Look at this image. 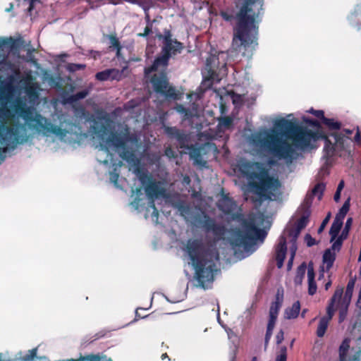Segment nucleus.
Here are the masks:
<instances>
[{
	"instance_id": "44",
	"label": "nucleus",
	"mask_w": 361,
	"mask_h": 361,
	"mask_svg": "<svg viewBox=\"0 0 361 361\" xmlns=\"http://www.w3.org/2000/svg\"><path fill=\"white\" fill-rule=\"evenodd\" d=\"M350 348V339L345 338L339 347V352L347 353Z\"/></svg>"
},
{
	"instance_id": "7",
	"label": "nucleus",
	"mask_w": 361,
	"mask_h": 361,
	"mask_svg": "<svg viewBox=\"0 0 361 361\" xmlns=\"http://www.w3.org/2000/svg\"><path fill=\"white\" fill-rule=\"evenodd\" d=\"M164 199L176 209L187 222L202 229L207 233H212L215 240H220L226 234L227 229L222 223H217L214 219L204 212L197 208L194 209L180 194H170L166 192V196Z\"/></svg>"
},
{
	"instance_id": "59",
	"label": "nucleus",
	"mask_w": 361,
	"mask_h": 361,
	"mask_svg": "<svg viewBox=\"0 0 361 361\" xmlns=\"http://www.w3.org/2000/svg\"><path fill=\"white\" fill-rule=\"evenodd\" d=\"M360 139H361L360 133V131L357 130V131L356 132V133L354 136V140L355 142H359L360 141Z\"/></svg>"
},
{
	"instance_id": "43",
	"label": "nucleus",
	"mask_w": 361,
	"mask_h": 361,
	"mask_svg": "<svg viewBox=\"0 0 361 361\" xmlns=\"http://www.w3.org/2000/svg\"><path fill=\"white\" fill-rule=\"evenodd\" d=\"M302 119L305 123H307L311 126L316 127V128L320 127V123L317 120L312 119L311 118H309V117H307L305 116L302 117Z\"/></svg>"
},
{
	"instance_id": "42",
	"label": "nucleus",
	"mask_w": 361,
	"mask_h": 361,
	"mask_svg": "<svg viewBox=\"0 0 361 361\" xmlns=\"http://www.w3.org/2000/svg\"><path fill=\"white\" fill-rule=\"evenodd\" d=\"M334 305L335 304L329 302L327 307H326V315L324 316V318L327 319L328 320H331L334 314Z\"/></svg>"
},
{
	"instance_id": "4",
	"label": "nucleus",
	"mask_w": 361,
	"mask_h": 361,
	"mask_svg": "<svg viewBox=\"0 0 361 361\" xmlns=\"http://www.w3.org/2000/svg\"><path fill=\"white\" fill-rule=\"evenodd\" d=\"M11 108L14 116L18 118H21L25 123L18 122L11 126H7V127L13 128L17 125H21L24 127L25 133L27 137L25 142L18 144L17 147L32 142L33 137L28 134L27 129L44 137H49L54 135L61 141L64 140L68 134L78 135L80 132V128L73 123L71 118L68 116L62 115L59 118L60 126H56L49 118L37 112L33 107L28 106L22 97L16 98ZM6 117L1 122L6 126L4 120Z\"/></svg>"
},
{
	"instance_id": "41",
	"label": "nucleus",
	"mask_w": 361,
	"mask_h": 361,
	"mask_svg": "<svg viewBox=\"0 0 361 361\" xmlns=\"http://www.w3.org/2000/svg\"><path fill=\"white\" fill-rule=\"evenodd\" d=\"M354 286H355V280L350 279L347 284V287H346V290H345V297L349 298V299H350L352 297Z\"/></svg>"
},
{
	"instance_id": "51",
	"label": "nucleus",
	"mask_w": 361,
	"mask_h": 361,
	"mask_svg": "<svg viewBox=\"0 0 361 361\" xmlns=\"http://www.w3.org/2000/svg\"><path fill=\"white\" fill-rule=\"evenodd\" d=\"M221 16L226 21H231L233 19V16L228 12L222 11Z\"/></svg>"
},
{
	"instance_id": "24",
	"label": "nucleus",
	"mask_w": 361,
	"mask_h": 361,
	"mask_svg": "<svg viewBox=\"0 0 361 361\" xmlns=\"http://www.w3.org/2000/svg\"><path fill=\"white\" fill-rule=\"evenodd\" d=\"M343 224V221L338 219V218H334L329 230V235H331L330 241L331 243L337 238L342 228Z\"/></svg>"
},
{
	"instance_id": "49",
	"label": "nucleus",
	"mask_w": 361,
	"mask_h": 361,
	"mask_svg": "<svg viewBox=\"0 0 361 361\" xmlns=\"http://www.w3.org/2000/svg\"><path fill=\"white\" fill-rule=\"evenodd\" d=\"M164 155L166 156L169 159L176 157V152L170 147H168L164 150Z\"/></svg>"
},
{
	"instance_id": "11",
	"label": "nucleus",
	"mask_w": 361,
	"mask_h": 361,
	"mask_svg": "<svg viewBox=\"0 0 361 361\" xmlns=\"http://www.w3.org/2000/svg\"><path fill=\"white\" fill-rule=\"evenodd\" d=\"M228 56L229 51H220L217 56L211 55L207 59L202 75L204 79L210 82L209 85L219 83L227 74Z\"/></svg>"
},
{
	"instance_id": "22",
	"label": "nucleus",
	"mask_w": 361,
	"mask_h": 361,
	"mask_svg": "<svg viewBox=\"0 0 361 361\" xmlns=\"http://www.w3.org/2000/svg\"><path fill=\"white\" fill-rule=\"evenodd\" d=\"M300 310V303L298 300L295 302L291 307H288L285 310L284 317L286 319H293L298 317Z\"/></svg>"
},
{
	"instance_id": "1",
	"label": "nucleus",
	"mask_w": 361,
	"mask_h": 361,
	"mask_svg": "<svg viewBox=\"0 0 361 361\" xmlns=\"http://www.w3.org/2000/svg\"><path fill=\"white\" fill-rule=\"evenodd\" d=\"M274 127L252 133L249 144L261 151L267 152L278 160L291 164L298 157L296 149L312 148L318 140L324 141L323 158L329 164L331 159L341 156L350 142L347 137L334 133H319L299 126L284 118L273 122Z\"/></svg>"
},
{
	"instance_id": "60",
	"label": "nucleus",
	"mask_w": 361,
	"mask_h": 361,
	"mask_svg": "<svg viewBox=\"0 0 361 361\" xmlns=\"http://www.w3.org/2000/svg\"><path fill=\"white\" fill-rule=\"evenodd\" d=\"M347 353L339 352L340 361H345Z\"/></svg>"
},
{
	"instance_id": "50",
	"label": "nucleus",
	"mask_w": 361,
	"mask_h": 361,
	"mask_svg": "<svg viewBox=\"0 0 361 361\" xmlns=\"http://www.w3.org/2000/svg\"><path fill=\"white\" fill-rule=\"evenodd\" d=\"M152 25H147L144 30V32L142 34H139V36H141L143 37H147L149 35H151L152 33Z\"/></svg>"
},
{
	"instance_id": "21",
	"label": "nucleus",
	"mask_w": 361,
	"mask_h": 361,
	"mask_svg": "<svg viewBox=\"0 0 361 361\" xmlns=\"http://www.w3.org/2000/svg\"><path fill=\"white\" fill-rule=\"evenodd\" d=\"M315 274L313 267V264L310 262L307 269V279H308V293L310 295H313L317 292V284L314 280Z\"/></svg>"
},
{
	"instance_id": "17",
	"label": "nucleus",
	"mask_w": 361,
	"mask_h": 361,
	"mask_svg": "<svg viewBox=\"0 0 361 361\" xmlns=\"http://www.w3.org/2000/svg\"><path fill=\"white\" fill-rule=\"evenodd\" d=\"M169 59L170 58H169V56L161 53L160 56L155 58L150 67L145 68V73L148 75L154 71H157L160 68L166 69L168 66Z\"/></svg>"
},
{
	"instance_id": "38",
	"label": "nucleus",
	"mask_w": 361,
	"mask_h": 361,
	"mask_svg": "<svg viewBox=\"0 0 361 361\" xmlns=\"http://www.w3.org/2000/svg\"><path fill=\"white\" fill-rule=\"evenodd\" d=\"M343 293V288H337L329 302L335 304L337 300H339L341 298Z\"/></svg>"
},
{
	"instance_id": "47",
	"label": "nucleus",
	"mask_w": 361,
	"mask_h": 361,
	"mask_svg": "<svg viewBox=\"0 0 361 361\" xmlns=\"http://www.w3.org/2000/svg\"><path fill=\"white\" fill-rule=\"evenodd\" d=\"M330 216H331V214L329 213L328 215L322 221L321 225L319 226V227L317 230L318 233H321L324 231V229L325 228L326 224H328V222L329 221Z\"/></svg>"
},
{
	"instance_id": "12",
	"label": "nucleus",
	"mask_w": 361,
	"mask_h": 361,
	"mask_svg": "<svg viewBox=\"0 0 361 361\" xmlns=\"http://www.w3.org/2000/svg\"><path fill=\"white\" fill-rule=\"evenodd\" d=\"M151 83L156 93L160 94L167 98H177L175 88L169 86L168 78L165 72L161 71L159 74H154L151 79Z\"/></svg>"
},
{
	"instance_id": "30",
	"label": "nucleus",
	"mask_w": 361,
	"mask_h": 361,
	"mask_svg": "<svg viewBox=\"0 0 361 361\" xmlns=\"http://www.w3.org/2000/svg\"><path fill=\"white\" fill-rule=\"evenodd\" d=\"M329 320L326 318L322 317L319 319L317 329V335L318 337H322L325 334V332L328 328Z\"/></svg>"
},
{
	"instance_id": "26",
	"label": "nucleus",
	"mask_w": 361,
	"mask_h": 361,
	"mask_svg": "<svg viewBox=\"0 0 361 361\" xmlns=\"http://www.w3.org/2000/svg\"><path fill=\"white\" fill-rule=\"evenodd\" d=\"M308 266L305 262H302L296 270L295 276L294 279V283L295 285H301L302 280L305 277V272L307 271Z\"/></svg>"
},
{
	"instance_id": "35",
	"label": "nucleus",
	"mask_w": 361,
	"mask_h": 361,
	"mask_svg": "<svg viewBox=\"0 0 361 361\" xmlns=\"http://www.w3.org/2000/svg\"><path fill=\"white\" fill-rule=\"evenodd\" d=\"M352 224H353V218H351V217L348 218L345 221V226L340 235L341 236H342V238H345V239L348 238Z\"/></svg>"
},
{
	"instance_id": "55",
	"label": "nucleus",
	"mask_w": 361,
	"mask_h": 361,
	"mask_svg": "<svg viewBox=\"0 0 361 361\" xmlns=\"http://www.w3.org/2000/svg\"><path fill=\"white\" fill-rule=\"evenodd\" d=\"M346 314H347V310L346 308L344 309V310H341L339 312V321L340 322H342L344 318L346 316Z\"/></svg>"
},
{
	"instance_id": "61",
	"label": "nucleus",
	"mask_w": 361,
	"mask_h": 361,
	"mask_svg": "<svg viewBox=\"0 0 361 361\" xmlns=\"http://www.w3.org/2000/svg\"><path fill=\"white\" fill-rule=\"evenodd\" d=\"M343 188H344V181L343 180H341L340 183L338 185L336 190L341 192V190L343 189Z\"/></svg>"
},
{
	"instance_id": "33",
	"label": "nucleus",
	"mask_w": 361,
	"mask_h": 361,
	"mask_svg": "<svg viewBox=\"0 0 361 361\" xmlns=\"http://www.w3.org/2000/svg\"><path fill=\"white\" fill-rule=\"evenodd\" d=\"M325 188L326 185L323 183H319L316 184L312 190V195L318 196L319 199H321L323 195Z\"/></svg>"
},
{
	"instance_id": "20",
	"label": "nucleus",
	"mask_w": 361,
	"mask_h": 361,
	"mask_svg": "<svg viewBox=\"0 0 361 361\" xmlns=\"http://www.w3.org/2000/svg\"><path fill=\"white\" fill-rule=\"evenodd\" d=\"M121 166V162H119L117 164H113V165H112L113 169H112V171H109V175H110V182L112 184H114V185L116 188L122 190L123 188H122L121 183L122 181H124L125 179H123L122 178H120V176H119V170H120Z\"/></svg>"
},
{
	"instance_id": "64",
	"label": "nucleus",
	"mask_w": 361,
	"mask_h": 361,
	"mask_svg": "<svg viewBox=\"0 0 361 361\" xmlns=\"http://www.w3.org/2000/svg\"><path fill=\"white\" fill-rule=\"evenodd\" d=\"M331 283H332V282H331V280H329V281L326 283V284H325V286H324V288H325V290H327L331 287Z\"/></svg>"
},
{
	"instance_id": "56",
	"label": "nucleus",
	"mask_w": 361,
	"mask_h": 361,
	"mask_svg": "<svg viewBox=\"0 0 361 361\" xmlns=\"http://www.w3.org/2000/svg\"><path fill=\"white\" fill-rule=\"evenodd\" d=\"M272 336V332L271 331H266L265 338H264V343L265 345H267Z\"/></svg>"
},
{
	"instance_id": "8",
	"label": "nucleus",
	"mask_w": 361,
	"mask_h": 361,
	"mask_svg": "<svg viewBox=\"0 0 361 361\" xmlns=\"http://www.w3.org/2000/svg\"><path fill=\"white\" fill-rule=\"evenodd\" d=\"M240 171L247 180L250 191L262 200H278L281 196V183L271 177L257 162L244 161L240 164Z\"/></svg>"
},
{
	"instance_id": "3",
	"label": "nucleus",
	"mask_w": 361,
	"mask_h": 361,
	"mask_svg": "<svg viewBox=\"0 0 361 361\" xmlns=\"http://www.w3.org/2000/svg\"><path fill=\"white\" fill-rule=\"evenodd\" d=\"M218 208L230 220L241 223L240 228L232 229L229 242L234 250V257L242 260L255 252L267 235V232L257 228L252 221H247L235 202L228 195H223L217 204Z\"/></svg>"
},
{
	"instance_id": "57",
	"label": "nucleus",
	"mask_w": 361,
	"mask_h": 361,
	"mask_svg": "<svg viewBox=\"0 0 361 361\" xmlns=\"http://www.w3.org/2000/svg\"><path fill=\"white\" fill-rule=\"evenodd\" d=\"M161 160V157L159 154H153L152 155V161L155 164H159Z\"/></svg>"
},
{
	"instance_id": "23",
	"label": "nucleus",
	"mask_w": 361,
	"mask_h": 361,
	"mask_svg": "<svg viewBox=\"0 0 361 361\" xmlns=\"http://www.w3.org/2000/svg\"><path fill=\"white\" fill-rule=\"evenodd\" d=\"M336 259V253L332 251L331 249H326L322 256V262L324 264H326V271H329L333 267Z\"/></svg>"
},
{
	"instance_id": "2",
	"label": "nucleus",
	"mask_w": 361,
	"mask_h": 361,
	"mask_svg": "<svg viewBox=\"0 0 361 361\" xmlns=\"http://www.w3.org/2000/svg\"><path fill=\"white\" fill-rule=\"evenodd\" d=\"M99 144L96 145L99 151L106 154V159L101 160L99 154L97 155V161L105 166L109 165V159L112 160V154L109 148L113 147L116 149H121L120 157L125 160L129 165L134 167V173L136 175L139 181L145 188L146 195L148 199V205L145 207V197L142 188L132 190L131 197L133 198L130 205L133 209L139 212L145 210V218L147 219L151 218L152 221L158 224L159 213L154 204V200L158 197L164 198L166 196V190L161 186L160 182L153 179L148 171L140 166V161L136 157L133 149L127 147L128 143L137 145L139 137L135 133H130L128 127L120 133H111L107 139L104 138V131L99 130L95 132Z\"/></svg>"
},
{
	"instance_id": "6",
	"label": "nucleus",
	"mask_w": 361,
	"mask_h": 361,
	"mask_svg": "<svg viewBox=\"0 0 361 361\" xmlns=\"http://www.w3.org/2000/svg\"><path fill=\"white\" fill-rule=\"evenodd\" d=\"M258 0H245L235 18L238 20L234 28L233 47L237 45L240 49L255 50L258 40V22L262 4Z\"/></svg>"
},
{
	"instance_id": "32",
	"label": "nucleus",
	"mask_w": 361,
	"mask_h": 361,
	"mask_svg": "<svg viewBox=\"0 0 361 361\" xmlns=\"http://www.w3.org/2000/svg\"><path fill=\"white\" fill-rule=\"evenodd\" d=\"M331 133H334V134H336V135H343V136H345L348 137V139L349 140L350 142L348 143V149L347 150L345 151H343L342 156H344L346 154H350V145L352 142V140L348 137V135H351L353 133V130H350V129H343L342 131H341L340 133H336V132H331Z\"/></svg>"
},
{
	"instance_id": "48",
	"label": "nucleus",
	"mask_w": 361,
	"mask_h": 361,
	"mask_svg": "<svg viewBox=\"0 0 361 361\" xmlns=\"http://www.w3.org/2000/svg\"><path fill=\"white\" fill-rule=\"evenodd\" d=\"M164 296L168 302H169L171 303H177V302H181L182 300H183L185 295L184 294H183L178 298H169L164 295Z\"/></svg>"
},
{
	"instance_id": "19",
	"label": "nucleus",
	"mask_w": 361,
	"mask_h": 361,
	"mask_svg": "<svg viewBox=\"0 0 361 361\" xmlns=\"http://www.w3.org/2000/svg\"><path fill=\"white\" fill-rule=\"evenodd\" d=\"M24 90L30 102L35 103L38 100L39 87L37 83L27 82L25 84Z\"/></svg>"
},
{
	"instance_id": "63",
	"label": "nucleus",
	"mask_w": 361,
	"mask_h": 361,
	"mask_svg": "<svg viewBox=\"0 0 361 361\" xmlns=\"http://www.w3.org/2000/svg\"><path fill=\"white\" fill-rule=\"evenodd\" d=\"M183 183H186V184H188H188H190V177H189L188 176H185L183 177Z\"/></svg>"
},
{
	"instance_id": "52",
	"label": "nucleus",
	"mask_w": 361,
	"mask_h": 361,
	"mask_svg": "<svg viewBox=\"0 0 361 361\" xmlns=\"http://www.w3.org/2000/svg\"><path fill=\"white\" fill-rule=\"evenodd\" d=\"M283 338H284V333H283V331L282 329H281L277 333V334L276 336V343L278 345L280 344L283 341Z\"/></svg>"
},
{
	"instance_id": "37",
	"label": "nucleus",
	"mask_w": 361,
	"mask_h": 361,
	"mask_svg": "<svg viewBox=\"0 0 361 361\" xmlns=\"http://www.w3.org/2000/svg\"><path fill=\"white\" fill-rule=\"evenodd\" d=\"M290 243V259L288 262V267L289 268H290L292 266L293 261V259L295 257V253H296V251L298 249L297 243Z\"/></svg>"
},
{
	"instance_id": "39",
	"label": "nucleus",
	"mask_w": 361,
	"mask_h": 361,
	"mask_svg": "<svg viewBox=\"0 0 361 361\" xmlns=\"http://www.w3.org/2000/svg\"><path fill=\"white\" fill-rule=\"evenodd\" d=\"M176 111L182 114L185 118L191 116V112L189 109L184 107L183 105H178L176 107Z\"/></svg>"
},
{
	"instance_id": "18",
	"label": "nucleus",
	"mask_w": 361,
	"mask_h": 361,
	"mask_svg": "<svg viewBox=\"0 0 361 361\" xmlns=\"http://www.w3.org/2000/svg\"><path fill=\"white\" fill-rule=\"evenodd\" d=\"M282 302L283 296L280 297L279 295L277 294L275 301L272 302L270 306L268 324L275 325Z\"/></svg>"
},
{
	"instance_id": "34",
	"label": "nucleus",
	"mask_w": 361,
	"mask_h": 361,
	"mask_svg": "<svg viewBox=\"0 0 361 361\" xmlns=\"http://www.w3.org/2000/svg\"><path fill=\"white\" fill-rule=\"evenodd\" d=\"M37 348H32L28 350L25 355L22 356L20 359L21 361H33L35 357H37Z\"/></svg>"
},
{
	"instance_id": "15",
	"label": "nucleus",
	"mask_w": 361,
	"mask_h": 361,
	"mask_svg": "<svg viewBox=\"0 0 361 361\" xmlns=\"http://www.w3.org/2000/svg\"><path fill=\"white\" fill-rule=\"evenodd\" d=\"M121 77L122 71L116 68H108L95 75V78L99 81L120 80Z\"/></svg>"
},
{
	"instance_id": "46",
	"label": "nucleus",
	"mask_w": 361,
	"mask_h": 361,
	"mask_svg": "<svg viewBox=\"0 0 361 361\" xmlns=\"http://www.w3.org/2000/svg\"><path fill=\"white\" fill-rule=\"evenodd\" d=\"M305 241L307 247H312L317 244L315 239L313 238L312 237V235L309 233H307L305 235Z\"/></svg>"
},
{
	"instance_id": "28",
	"label": "nucleus",
	"mask_w": 361,
	"mask_h": 361,
	"mask_svg": "<svg viewBox=\"0 0 361 361\" xmlns=\"http://www.w3.org/2000/svg\"><path fill=\"white\" fill-rule=\"evenodd\" d=\"M89 93L90 89H85L82 91L70 95L67 99H66V102L68 104L75 103L80 99L85 98L89 94Z\"/></svg>"
},
{
	"instance_id": "9",
	"label": "nucleus",
	"mask_w": 361,
	"mask_h": 361,
	"mask_svg": "<svg viewBox=\"0 0 361 361\" xmlns=\"http://www.w3.org/2000/svg\"><path fill=\"white\" fill-rule=\"evenodd\" d=\"M11 39L0 37V108L7 110L6 116L9 111L6 105L13 99L16 91L15 83L20 78L19 68L8 60V53L4 49Z\"/></svg>"
},
{
	"instance_id": "16",
	"label": "nucleus",
	"mask_w": 361,
	"mask_h": 361,
	"mask_svg": "<svg viewBox=\"0 0 361 361\" xmlns=\"http://www.w3.org/2000/svg\"><path fill=\"white\" fill-rule=\"evenodd\" d=\"M190 158L193 161L195 165L205 166L207 162L202 159V147L197 145H190L187 147Z\"/></svg>"
},
{
	"instance_id": "25",
	"label": "nucleus",
	"mask_w": 361,
	"mask_h": 361,
	"mask_svg": "<svg viewBox=\"0 0 361 361\" xmlns=\"http://www.w3.org/2000/svg\"><path fill=\"white\" fill-rule=\"evenodd\" d=\"M322 123L326 127L329 131L340 130L342 127L341 122L334 118H330L324 116Z\"/></svg>"
},
{
	"instance_id": "36",
	"label": "nucleus",
	"mask_w": 361,
	"mask_h": 361,
	"mask_svg": "<svg viewBox=\"0 0 361 361\" xmlns=\"http://www.w3.org/2000/svg\"><path fill=\"white\" fill-rule=\"evenodd\" d=\"M345 239V238H342V236L341 235H339L338 237L337 236V238L333 241V243L330 249H331L332 251H339L342 246L343 241Z\"/></svg>"
},
{
	"instance_id": "14",
	"label": "nucleus",
	"mask_w": 361,
	"mask_h": 361,
	"mask_svg": "<svg viewBox=\"0 0 361 361\" xmlns=\"http://www.w3.org/2000/svg\"><path fill=\"white\" fill-rule=\"evenodd\" d=\"M162 128L166 135L169 139L175 140L180 145V147H185L189 141V135L183 130H180L175 126H167L164 123H162Z\"/></svg>"
},
{
	"instance_id": "31",
	"label": "nucleus",
	"mask_w": 361,
	"mask_h": 361,
	"mask_svg": "<svg viewBox=\"0 0 361 361\" xmlns=\"http://www.w3.org/2000/svg\"><path fill=\"white\" fill-rule=\"evenodd\" d=\"M350 209V200H346L343 206L340 208L338 212L336 214L335 218H338V219H341L343 221L345 215L348 212Z\"/></svg>"
},
{
	"instance_id": "54",
	"label": "nucleus",
	"mask_w": 361,
	"mask_h": 361,
	"mask_svg": "<svg viewBox=\"0 0 361 361\" xmlns=\"http://www.w3.org/2000/svg\"><path fill=\"white\" fill-rule=\"evenodd\" d=\"M40 0H28L29 7L27 8L29 12H31L34 8V4L37 2H39Z\"/></svg>"
},
{
	"instance_id": "58",
	"label": "nucleus",
	"mask_w": 361,
	"mask_h": 361,
	"mask_svg": "<svg viewBox=\"0 0 361 361\" xmlns=\"http://www.w3.org/2000/svg\"><path fill=\"white\" fill-rule=\"evenodd\" d=\"M341 191H336L334 195V200L335 202H338L341 198Z\"/></svg>"
},
{
	"instance_id": "13",
	"label": "nucleus",
	"mask_w": 361,
	"mask_h": 361,
	"mask_svg": "<svg viewBox=\"0 0 361 361\" xmlns=\"http://www.w3.org/2000/svg\"><path fill=\"white\" fill-rule=\"evenodd\" d=\"M158 37L163 40L161 53L169 58L180 54L184 48L182 42L172 38V33L169 30L165 29L163 35H159Z\"/></svg>"
},
{
	"instance_id": "29",
	"label": "nucleus",
	"mask_w": 361,
	"mask_h": 361,
	"mask_svg": "<svg viewBox=\"0 0 361 361\" xmlns=\"http://www.w3.org/2000/svg\"><path fill=\"white\" fill-rule=\"evenodd\" d=\"M233 119L229 117H221L219 119L217 129L219 132H224L226 129L231 127Z\"/></svg>"
},
{
	"instance_id": "62",
	"label": "nucleus",
	"mask_w": 361,
	"mask_h": 361,
	"mask_svg": "<svg viewBox=\"0 0 361 361\" xmlns=\"http://www.w3.org/2000/svg\"><path fill=\"white\" fill-rule=\"evenodd\" d=\"M274 326H275V325H273V324H267V331L273 332V330H274Z\"/></svg>"
},
{
	"instance_id": "27",
	"label": "nucleus",
	"mask_w": 361,
	"mask_h": 361,
	"mask_svg": "<svg viewBox=\"0 0 361 361\" xmlns=\"http://www.w3.org/2000/svg\"><path fill=\"white\" fill-rule=\"evenodd\" d=\"M106 37L109 41V48L116 51V57L119 59L122 46L121 45L118 37L112 35H107Z\"/></svg>"
},
{
	"instance_id": "40",
	"label": "nucleus",
	"mask_w": 361,
	"mask_h": 361,
	"mask_svg": "<svg viewBox=\"0 0 361 361\" xmlns=\"http://www.w3.org/2000/svg\"><path fill=\"white\" fill-rule=\"evenodd\" d=\"M85 68V64L82 63H69L67 66V70L69 72H75L80 70H82Z\"/></svg>"
},
{
	"instance_id": "53",
	"label": "nucleus",
	"mask_w": 361,
	"mask_h": 361,
	"mask_svg": "<svg viewBox=\"0 0 361 361\" xmlns=\"http://www.w3.org/2000/svg\"><path fill=\"white\" fill-rule=\"evenodd\" d=\"M283 357L284 359L287 360V348L286 346H281L280 349V354L276 357Z\"/></svg>"
},
{
	"instance_id": "5",
	"label": "nucleus",
	"mask_w": 361,
	"mask_h": 361,
	"mask_svg": "<svg viewBox=\"0 0 361 361\" xmlns=\"http://www.w3.org/2000/svg\"><path fill=\"white\" fill-rule=\"evenodd\" d=\"M185 251L195 271L199 286L204 289L211 288L214 274L219 271V254L215 243L205 245L202 239H189Z\"/></svg>"
},
{
	"instance_id": "45",
	"label": "nucleus",
	"mask_w": 361,
	"mask_h": 361,
	"mask_svg": "<svg viewBox=\"0 0 361 361\" xmlns=\"http://www.w3.org/2000/svg\"><path fill=\"white\" fill-rule=\"evenodd\" d=\"M308 113L310 114H312L313 115H314L316 117H317L318 118H319L321 121L323 119V118L324 117V112L323 110H315L313 108H311L308 111H307Z\"/></svg>"
},
{
	"instance_id": "10",
	"label": "nucleus",
	"mask_w": 361,
	"mask_h": 361,
	"mask_svg": "<svg viewBox=\"0 0 361 361\" xmlns=\"http://www.w3.org/2000/svg\"><path fill=\"white\" fill-rule=\"evenodd\" d=\"M311 203L306 201L301 205L302 210L301 217L296 221L295 227L293 228H286L279 236L278 243L275 246V259L277 262V267L282 268L284 259L287 253V238L286 235L290 238V243H297V239L302 231L309 222V218L311 214Z\"/></svg>"
}]
</instances>
